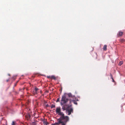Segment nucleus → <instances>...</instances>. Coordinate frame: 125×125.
Returning a JSON list of instances; mask_svg holds the SVG:
<instances>
[{
    "instance_id": "nucleus-1",
    "label": "nucleus",
    "mask_w": 125,
    "mask_h": 125,
    "mask_svg": "<svg viewBox=\"0 0 125 125\" xmlns=\"http://www.w3.org/2000/svg\"><path fill=\"white\" fill-rule=\"evenodd\" d=\"M56 112L57 114L60 116V118L58 119V123L52 124L51 125H58L59 124H62V125H65L67 122L69 120V118L68 116H65L64 113L61 112L60 108L57 107Z\"/></svg>"
},
{
    "instance_id": "nucleus-2",
    "label": "nucleus",
    "mask_w": 125,
    "mask_h": 125,
    "mask_svg": "<svg viewBox=\"0 0 125 125\" xmlns=\"http://www.w3.org/2000/svg\"><path fill=\"white\" fill-rule=\"evenodd\" d=\"M69 100V99L66 98L65 95H62V96L61 102L60 104L61 105H63L62 107V109L63 111L66 110L68 113V115H70L72 113H73V109L71 104H66Z\"/></svg>"
},
{
    "instance_id": "nucleus-3",
    "label": "nucleus",
    "mask_w": 125,
    "mask_h": 125,
    "mask_svg": "<svg viewBox=\"0 0 125 125\" xmlns=\"http://www.w3.org/2000/svg\"><path fill=\"white\" fill-rule=\"evenodd\" d=\"M26 118L28 121H30L31 122L33 121L31 116L29 114L27 115L26 116Z\"/></svg>"
},
{
    "instance_id": "nucleus-4",
    "label": "nucleus",
    "mask_w": 125,
    "mask_h": 125,
    "mask_svg": "<svg viewBox=\"0 0 125 125\" xmlns=\"http://www.w3.org/2000/svg\"><path fill=\"white\" fill-rule=\"evenodd\" d=\"M68 95L69 97L71 98H72V99H74V98L75 97V96L72 95V94L71 93H69L68 94ZM71 100V99H70Z\"/></svg>"
},
{
    "instance_id": "nucleus-5",
    "label": "nucleus",
    "mask_w": 125,
    "mask_h": 125,
    "mask_svg": "<svg viewBox=\"0 0 125 125\" xmlns=\"http://www.w3.org/2000/svg\"><path fill=\"white\" fill-rule=\"evenodd\" d=\"M38 90V89L36 87L35 88V89L33 91V94H36L37 93V91Z\"/></svg>"
},
{
    "instance_id": "nucleus-6",
    "label": "nucleus",
    "mask_w": 125,
    "mask_h": 125,
    "mask_svg": "<svg viewBox=\"0 0 125 125\" xmlns=\"http://www.w3.org/2000/svg\"><path fill=\"white\" fill-rule=\"evenodd\" d=\"M71 101H73L74 104H76V105H77V102H76V101H75V100L74 99H71V101H70V103H71Z\"/></svg>"
},
{
    "instance_id": "nucleus-7",
    "label": "nucleus",
    "mask_w": 125,
    "mask_h": 125,
    "mask_svg": "<svg viewBox=\"0 0 125 125\" xmlns=\"http://www.w3.org/2000/svg\"><path fill=\"white\" fill-rule=\"evenodd\" d=\"M41 120L42 121H43V123L44 124L46 125H47V122L43 120V119H41Z\"/></svg>"
},
{
    "instance_id": "nucleus-8",
    "label": "nucleus",
    "mask_w": 125,
    "mask_h": 125,
    "mask_svg": "<svg viewBox=\"0 0 125 125\" xmlns=\"http://www.w3.org/2000/svg\"><path fill=\"white\" fill-rule=\"evenodd\" d=\"M107 45H105L103 48V50L104 51H106L107 50Z\"/></svg>"
},
{
    "instance_id": "nucleus-9",
    "label": "nucleus",
    "mask_w": 125,
    "mask_h": 125,
    "mask_svg": "<svg viewBox=\"0 0 125 125\" xmlns=\"http://www.w3.org/2000/svg\"><path fill=\"white\" fill-rule=\"evenodd\" d=\"M123 33V32L121 31H119V32L118 35L119 36H121L122 35Z\"/></svg>"
},
{
    "instance_id": "nucleus-10",
    "label": "nucleus",
    "mask_w": 125,
    "mask_h": 125,
    "mask_svg": "<svg viewBox=\"0 0 125 125\" xmlns=\"http://www.w3.org/2000/svg\"><path fill=\"white\" fill-rule=\"evenodd\" d=\"M32 123L31 124V125H36V122H32Z\"/></svg>"
},
{
    "instance_id": "nucleus-11",
    "label": "nucleus",
    "mask_w": 125,
    "mask_h": 125,
    "mask_svg": "<svg viewBox=\"0 0 125 125\" xmlns=\"http://www.w3.org/2000/svg\"><path fill=\"white\" fill-rule=\"evenodd\" d=\"M124 39H120L119 40V41L120 42H124Z\"/></svg>"
},
{
    "instance_id": "nucleus-12",
    "label": "nucleus",
    "mask_w": 125,
    "mask_h": 125,
    "mask_svg": "<svg viewBox=\"0 0 125 125\" xmlns=\"http://www.w3.org/2000/svg\"><path fill=\"white\" fill-rule=\"evenodd\" d=\"M52 79H54V80L56 79V78L54 76L52 75L51 76V78Z\"/></svg>"
},
{
    "instance_id": "nucleus-13",
    "label": "nucleus",
    "mask_w": 125,
    "mask_h": 125,
    "mask_svg": "<svg viewBox=\"0 0 125 125\" xmlns=\"http://www.w3.org/2000/svg\"><path fill=\"white\" fill-rule=\"evenodd\" d=\"M16 124V122L15 121H13L11 124V125H15Z\"/></svg>"
},
{
    "instance_id": "nucleus-14",
    "label": "nucleus",
    "mask_w": 125,
    "mask_h": 125,
    "mask_svg": "<svg viewBox=\"0 0 125 125\" xmlns=\"http://www.w3.org/2000/svg\"><path fill=\"white\" fill-rule=\"evenodd\" d=\"M123 63V62L121 61L119 62L118 64V65H121Z\"/></svg>"
},
{
    "instance_id": "nucleus-15",
    "label": "nucleus",
    "mask_w": 125,
    "mask_h": 125,
    "mask_svg": "<svg viewBox=\"0 0 125 125\" xmlns=\"http://www.w3.org/2000/svg\"><path fill=\"white\" fill-rule=\"evenodd\" d=\"M55 107V105L54 104H52L51 105V108H54Z\"/></svg>"
},
{
    "instance_id": "nucleus-16",
    "label": "nucleus",
    "mask_w": 125,
    "mask_h": 125,
    "mask_svg": "<svg viewBox=\"0 0 125 125\" xmlns=\"http://www.w3.org/2000/svg\"><path fill=\"white\" fill-rule=\"evenodd\" d=\"M74 99L75 101L76 100L77 101H79L78 100L77 98L75 96V97L74 98Z\"/></svg>"
},
{
    "instance_id": "nucleus-17",
    "label": "nucleus",
    "mask_w": 125,
    "mask_h": 125,
    "mask_svg": "<svg viewBox=\"0 0 125 125\" xmlns=\"http://www.w3.org/2000/svg\"><path fill=\"white\" fill-rule=\"evenodd\" d=\"M59 100H60V98H58L57 99L56 101V102H59Z\"/></svg>"
},
{
    "instance_id": "nucleus-18",
    "label": "nucleus",
    "mask_w": 125,
    "mask_h": 125,
    "mask_svg": "<svg viewBox=\"0 0 125 125\" xmlns=\"http://www.w3.org/2000/svg\"><path fill=\"white\" fill-rule=\"evenodd\" d=\"M47 78H51V76H47Z\"/></svg>"
},
{
    "instance_id": "nucleus-19",
    "label": "nucleus",
    "mask_w": 125,
    "mask_h": 125,
    "mask_svg": "<svg viewBox=\"0 0 125 125\" xmlns=\"http://www.w3.org/2000/svg\"><path fill=\"white\" fill-rule=\"evenodd\" d=\"M110 76L111 77V78H113L112 75L111 74H110Z\"/></svg>"
},
{
    "instance_id": "nucleus-20",
    "label": "nucleus",
    "mask_w": 125,
    "mask_h": 125,
    "mask_svg": "<svg viewBox=\"0 0 125 125\" xmlns=\"http://www.w3.org/2000/svg\"><path fill=\"white\" fill-rule=\"evenodd\" d=\"M112 80H113V82H115V81H114V80L113 78H112Z\"/></svg>"
},
{
    "instance_id": "nucleus-21",
    "label": "nucleus",
    "mask_w": 125,
    "mask_h": 125,
    "mask_svg": "<svg viewBox=\"0 0 125 125\" xmlns=\"http://www.w3.org/2000/svg\"><path fill=\"white\" fill-rule=\"evenodd\" d=\"M49 124V123H48V122H47V125H48Z\"/></svg>"
},
{
    "instance_id": "nucleus-22",
    "label": "nucleus",
    "mask_w": 125,
    "mask_h": 125,
    "mask_svg": "<svg viewBox=\"0 0 125 125\" xmlns=\"http://www.w3.org/2000/svg\"><path fill=\"white\" fill-rule=\"evenodd\" d=\"M8 81H9V80H8H8H6V81H7V82H8Z\"/></svg>"
},
{
    "instance_id": "nucleus-23",
    "label": "nucleus",
    "mask_w": 125,
    "mask_h": 125,
    "mask_svg": "<svg viewBox=\"0 0 125 125\" xmlns=\"http://www.w3.org/2000/svg\"><path fill=\"white\" fill-rule=\"evenodd\" d=\"M40 92H41V93H42V91H41Z\"/></svg>"
}]
</instances>
